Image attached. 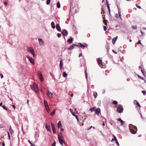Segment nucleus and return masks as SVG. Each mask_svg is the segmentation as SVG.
I'll use <instances>...</instances> for the list:
<instances>
[{"mask_svg": "<svg viewBox=\"0 0 146 146\" xmlns=\"http://www.w3.org/2000/svg\"><path fill=\"white\" fill-rule=\"evenodd\" d=\"M27 50L28 51H29L33 55V56H35V53L34 51L33 50V48L31 47H27Z\"/></svg>", "mask_w": 146, "mask_h": 146, "instance_id": "nucleus-1", "label": "nucleus"}, {"mask_svg": "<svg viewBox=\"0 0 146 146\" xmlns=\"http://www.w3.org/2000/svg\"><path fill=\"white\" fill-rule=\"evenodd\" d=\"M27 58L29 61L30 62L31 64H34L35 62L33 58L32 57H30L29 56L27 55Z\"/></svg>", "mask_w": 146, "mask_h": 146, "instance_id": "nucleus-2", "label": "nucleus"}, {"mask_svg": "<svg viewBox=\"0 0 146 146\" xmlns=\"http://www.w3.org/2000/svg\"><path fill=\"white\" fill-rule=\"evenodd\" d=\"M123 111V108L122 106H119L117 108V111L119 113H122Z\"/></svg>", "mask_w": 146, "mask_h": 146, "instance_id": "nucleus-3", "label": "nucleus"}, {"mask_svg": "<svg viewBox=\"0 0 146 146\" xmlns=\"http://www.w3.org/2000/svg\"><path fill=\"white\" fill-rule=\"evenodd\" d=\"M31 88V89H33L34 90L38 89V86L36 84H33V86L30 85Z\"/></svg>", "mask_w": 146, "mask_h": 146, "instance_id": "nucleus-4", "label": "nucleus"}, {"mask_svg": "<svg viewBox=\"0 0 146 146\" xmlns=\"http://www.w3.org/2000/svg\"><path fill=\"white\" fill-rule=\"evenodd\" d=\"M76 47H79L78 45L76 44H72L70 46L68 49L69 50H71L73 49Z\"/></svg>", "mask_w": 146, "mask_h": 146, "instance_id": "nucleus-5", "label": "nucleus"}, {"mask_svg": "<svg viewBox=\"0 0 146 146\" xmlns=\"http://www.w3.org/2000/svg\"><path fill=\"white\" fill-rule=\"evenodd\" d=\"M47 95L50 98H53V94L52 93L50 92L48 90L47 91Z\"/></svg>", "mask_w": 146, "mask_h": 146, "instance_id": "nucleus-6", "label": "nucleus"}, {"mask_svg": "<svg viewBox=\"0 0 146 146\" xmlns=\"http://www.w3.org/2000/svg\"><path fill=\"white\" fill-rule=\"evenodd\" d=\"M58 141L64 140L63 136L62 135L61 132H60V134H58Z\"/></svg>", "mask_w": 146, "mask_h": 146, "instance_id": "nucleus-7", "label": "nucleus"}, {"mask_svg": "<svg viewBox=\"0 0 146 146\" xmlns=\"http://www.w3.org/2000/svg\"><path fill=\"white\" fill-rule=\"evenodd\" d=\"M51 125L52 128V130L53 131V133L54 134H55L56 133V129H55V126L54 124L52 123H51Z\"/></svg>", "mask_w": 146, "mask_h": 146, "instance_id": "nucleus-8", "label": "nucleus"}, {"mask_svg": "<svg viewBox=\"0 0 146 146\" xmlns=\"http://www.w3.org/2000/svg\"><path fill=\"white\" fill-rule=\"evenodd\" d=\"M62 34L65 36H67L68 35V32L67 30L65 29H63L62 32Z\"/></svg>", "mask_w": 146, "mask_h": 146, "instance_id": "nucleus-9", "label": "nucleus"}, {"mask_svg": "<svg viewBox=\"0 0 146 146\" xmlns=\"http://www.w3.org/2000/svg\"><path fill=\"white\" fill-rule=\"evenodd\" d=\"M38 40L39 41V43L40 45L43 46L44 45V42L42 39L38 38Z\"/></svg>", "mask_w": 146, "mask_h": 146, "instance_id": "nucleus-10", "label": "nucleus"}, {"mask_svg": "<svg viewBox=\"0 0 146 146\" xmlns=\"http://www.w3.org/2000/svg\"><path fill=\"white\" fill-rule=\"evenodd\" d=\"M38 76L41 81H43V78L42 77V75L41 73L39 72L38 74Z\"/></svg>", "mask_w": 146, "mask_h": 146, "instance_id": "nucleus-11", "label": "nucleus"}, {"mask_svg": "<svg viewBox=\"0 0 146 146\" xmlns=\"http://www.w3.org/2000/svg\"><path fill=\"white\" fill-rule=\"evenodd\" d=\"M100 109L99 108H98L95 110V113L96 115H98L100 112Z\"/></svg>", "mask_w": 146, "mask_h": 146, "instance_id": "nucleus-12", "label": "nucleus"}, {"mask_svg": "<svg viewBox=\"0 0 146 146\" xmlns=\"http://www.w3.org/2000/svg\"><path fill=\"white\" fill-rule=\"evenodd\" d=\"M57 30L59 32L61 31V28L59 24H57L56 25Z\"/></svg>", "mask_w": 146, "mask_h": 146, "instance_id": "nucleus-13", "label": "nucleus"}, {"mask_svg": "<svg viewBox=\"0 0 146 146\" xmlns=\"http://www.w3.org/2000/svg\"><path fill=\"white\" fill-rule=\"evenodd\" d=\"M63 61L62 60H60L59 64L60 68V69H62L63 66Z\"/></svg>", "mask_w": 146, "mask_h": 146, "instance_id": "nucleus-14", "label": "nucleus"}, {"mask_svg": "<svg viewBox=\"0 0 146 146\" xmlns=\"http://www.w3.org/2000/svg\"><path fill=\"white\" fill-rule=\"evenodd\" d=\"M45 127L48 131H51V127H50V125L48 126V125H46L45 126Z\"/></svg>", "mask_w": 146, "mask_h": 146, "instance_id": "nucleus-15", "label": "nucleus"}, {"mask_svg": "<svg viewBox=\"0 0 146 146\" xmlns=\"http://www.w3.org/2000/svg\"><path fill=\"white\" fill-rule=\"evenodd\" d=\"M117 39V36L113 38L112 40V42L113 44H114Z\"/></svg>", "mask_w": 146, "mask_h": 146, "instance_id": "nucleus-16", "label": "nucleus"}, {"mask_svg": "<svg viewBox=\"0 0 146 146\" xmlns=\"http://www.w3.org/2000/svg\"><path fill=\"white\" fill-rule=\"evenodd\" d=\"M57 125L58 128H60L62 127V125L60 121H59L57 124Z\"/></svg>", "mask_w": 146, "mask_h": 146, "instance_id": "nucleus-17", "label": "nucleus"}, {"mask_svg": "<svg viewBox=\"0 0 146 146\" xmlns=\"http://www.w3.org/2000/svg\"><path fill=\"white\" fill-rule=\"evenodd\" d=\"M59 141L60 144L62 146H63V144H65V143L64 141V140H60V141Z\"/></svg>", "mask_w": 146, "mask_h": 146, "instance_id": "nucleus-18", "label": "nucleus"}, {"mask_svg": "<svg viewBox=\"0 0 146 146\" xmlns=\"http://www.w3.org/2000/svg\"><path fill=\"white\" fill-rule=\"evenodd\" d=\"M78 45L82 48L85 47V46L81 43L80 42L78 43Z\"/></svg>", "mask_w": 146, "mask_h": 146, "instance_id": "nucleus-19", "label": "nucleus"}, {"mask_svg": "<svg viewBox=\"0 0 146 146\" xmlns=\"http://www.w3.org/2000/svg\"><path fill=\"white\" fill-rule=\"evenodd\" d=\"M9 131L11 135H12L14 133V131L12 129L11 127V126H10L9 127Z\"/></svg>", "mask_w": 146, "mask_h": 146, "instance_id": "nucleus-20", "label": "nucleus"}, {"mask_svg": "<svg viewBox=\"0 0 146 146\" xmlns=\"http://www.w3.org/2000/svg\"><path fill=\"white\" fill-rule=\"evenodd\" d=\"M51 26L52 28L53 29H54L55 28V23L54 22H52L51 23Z\"/></svg>", "mask_w": 146, "mask_h": 146, "instance_id": "nucleus-21", "label": "nucleus"}, {"mask_svg": "<svg viewBox=\"0 0 146 146\" xmlns=\"http://www.w3.org/2000/svg\"><path fill=\"white\" fill-rule=\"evenodd\" d=\"M73 41V39L72 38H70L68 40V41L69 44H70L72 43Z\"/></svg>", "mask_w": 146, "mask_h": 146, "instance_id": "nucleus-22", "label": "nucleus"}, {"mask_svg": "<svg viewBox=\"0 0 146 146\" xmlns=\"http://www.w3.org/2000/svg\"><path fill=\"white\" fill-rule=\"evenodd\" d=\"M118 121L120 122L121 123V125H122L124 123V122L121 118L118 119Z\"/></svg>", "mask_w": 146, "mask_h": 146, "instance_id": "nucleus-23", "label": "nucleus"}, {"mask_svg": "<svg viewBox=\"0 0 146 146\" xmlns=\"http://www.w3.org/2000/svg\"><path fill=\"white\" fill-rule=\"evenodd\" d=\"M57 7L58 8H59L60 7V5L59 1H58L57 3Z\"/></svg>", "mask_w": 146, "mask_h": 146, "instance_id": "nucleus-24", "label": "nucleus"}, {"mask_svg": "<svg viewBox=\"0 0 146 146\" xmlns=\"http://www.w3.org/2000/svg\"><path fill=\"white\" fill-rule=\"evenodd\" d=\"M98 64L99 65H102V60L100 59L98 60Z\"/></svg>", "mask_w": 146, "mask_h": 146, "instance_id": "nucleus-25", "label": "nucleus"}, {"mask_svg": "<svg viewBox=\"0 0 146 146\" xmlns=\"http://www.w3.org/2000/svg\"><path fill=\"white\" fill-rule=\"evenodd\" d=\"M63 76L64 77H66L67 76V74L65 72H64L63 73Z\"/></svg>", "mask_w": 146, "mask_h": 146, "instance_id": "nucleus-26", "label": "nucleus"}, {"mask_svg": "<svg viewBox=\"0 0 146 146\" xmlns=\"http://www.w3.org/2000/svg\"><path fill=\"white\" fill-rule=\"evenodd\" d=\"M97 95H98L97 93L96 92H95L94 93V94H93V96H94V98H96L97 96Z\"/></svg>", "mask_w": 146, "mask_h": 146, "instance_id": "nucleus-27", "label": "nucleus"}, {"mask_svg": "<svg viewBox=\"0 0 146 146\" xmlns=\"http://www.w3.org/2000/svg\"><path fill=\"white\" fill-rule=\"evenodd\" d=\"M95 107H92L91 108H90V110L91 111V112H92L94 111L95 110Z\"/></svg>", "mask_w": 146, "mask_h": 146, "instance_id": "nucleus-28", "label": "nucleus"}, {"mask_svg": "<svg viewBox=\"0 0 146 146\" xmlns=\"http://www.w3.org/2000/svg\"><path fill=\"white\" fill-rule=\"evenodd\" d=\"M2 107L5 110H8V109L5 106H2Z\"/></svg>", "mask_w": 146, "mask_h": 146, "instance_id": "nucleus-29", "label": "nucleus"}, {"mask_svg": "<svg viewBox=\"0 0 146 146\" xmlns=\"http://www.w3.org/2000/svg\"><path fill=\"white\" fill-rule=\"evenodd\" d=\"M51 0H47L46 2V4L47 5H49L50 4Z\"/></svg>", "mask_w": 146, "mask_h": 146, "instance_id": "nucleus-30", "label": "nucleus"}, {"mask_svg": "<svg viewBox=\"0 0 146 146\" xmlns=\"http://www.w3.org/2000/svg\"><path fill=\"white\" fill-rule=\"evenodd\" d=\"M117 102L116 101L114 100L113 101V103L114 105L117 104Z\"/></svg>", "mask_w": 146, "mask_h": 146, "instance_id": "nucleus-31", "label": "nucleus"}, {"mask_svg": "<svg viewBox=\"0 0 146 146\" xmlns=\"http://www.w3.org/2000/svg\"><path fill=\"white\" fill-rule=\"evenodd\" d=\"M137 76L138 77V78H139L143 80H144V78H142L141 77V76H140L138 74L137 75Z\"/></svg>", "mask_w": 146, "mask_h": 146, "instance_id": "nucleus-32", "label": "nucleus"}, {"mask_svg": "<svg viewBox=\"0 0 146 146\" xmlns=\"http://www.w3.org/2000/svg\"><path fill=\"white\" fill-rule=\"evenodd\" d=\"M132 28L133 29H136L137 28V27L136 26L133 25L132 26Z\"/></svg>", "mask_w": 146, "mask_h": 146, "instance_id": "nucleus-33", "label": "nucleus"}, {"mask_svg": "<svg viewBox=\"0 0 146 146\" xmlns=\"http://www.w3.org/2000/svg\"><path fill=\"white\" fill-rule=\"evenodd\" d=\"M106 3L107 4V6L108 8V9H110V6L108 4V3L107 1H106Z\"/></svg>", "mask_w": 146, "mask_h": 146, "instance_id": "nucleus-34", "label": "nucleus"}, {"mask_svg": "<svg viewBox=\"0 0 146 146\" xmlns=\"http://www.w3.org/2000/svg\"><path fill=\"white\" fill-rule=\"evenodd\" d=\"M135 101H137L136 100H135ZM136 104L139 107V108H140L141 107V106L137 102H136Z\"/></svg>", "mask_w": 146, "mask_h": 146, "instance_id": "nucleus-35", "label": "nucleus"}, {"mask_svg": "<svg viewBox=\"0 0 146 146\" xmlns=\"http://www.w3.org/2000/svg\"><path fill=\"white\" fill-rule=\"evenodd\" d=\"M44 105H47V104H48L47 101L45 100H44Z\"/></svg>", "mask_w": 146, "mask_h": 146, "instance_id": "nucleus-36", "label": "nucleus"}, {"mask_svg": "<svg viewBox=\"0 0 146 146\" xmlns=\"http://www.w3.org/2000/svg\"><path fill=\"white\" fill-rule=\"evenodd\" d=\"M56 143L55 141H54L53 143L52 144V146H55Z\"/></svg>", "mask_w": 146, "mask_h": 146, "instance_id": "nucleus-37", "label": "nucleus"}, {"mask_svg": "<svg viewBox=\"0 0 146 146\" xmlns=\"http://www.w3.org/2000/svg\"><path fill=\"white\" fill-rule=\"evenodd\" d=\"M118 10H119L118 14L119 15V17H120L121 16V11L119 10V9H118Z\"/></svg>", "mask_w": 146, "mask_h": 146, "instance_id": "nucleus-38", "label": "nucleus"}, {"mask_svg": "<svg viewBox=\"0 0 146 146\" xmlns=\"http://www.w3.org/2000/svg\"><path fill=\"white\" fill-rule=\"evenodd\" d=\"M55 111L54 110L51 113L50 115H54L55 114Z\"/></svg>", "mask_w": 146, "mask_h": 146, "instance_id": "nucleus-39", "label": "nucleus"}, {"mask_svg": "<svg viewBox=\"0 0 146 146\" xmlns=\"http://www.w3.org/2000/svg\"><path fill=\"white\" fill-rule=\"evenodd\" d=\"M85 77H86V78L87 79V72H86V70L85 71Z\"/></svg>", "mask_w": 146, "mask_h": 146, "instance_id": "nucleus-40", "label": "nucleus"}, {"mask_svg": "<svg viewBox=\"0 0 146 146\" xmlns=\"http://www.w3.org/2000/svg\"><path fill=\"white\" fill-rule=\"evenodd\" d=\"M130 130L131 132L132 133L134 134L135 133L134 132V131L133 129H130Z\"/></svg>", "mask_w": 146, "mask_h": 146, "instance_id": "nucleus-41", "label": "nucleus"}, {"mask_svg": "<svg viewBox=\"0 0 146 146\" xmlns=\"http://www.w3.org/2000/svg\"><path fill=\"white\" fill-rule=\"evenodd\" d=\"M34 91L37 94L39 93V91L38 90V89L35 90Z\"/></svg>", "mask_w": 146, "mask_h": 146, "instance_id": "nucleus-42", "label": "nucleus"}, {"mask_svg": "<svg viewBox=\"0 0 146 146\" xmlns=\"http://www.w3.org/2000/svg\"><path fill=\"white\" fill-rule=\"evenodd\" d=\"M136 5V7L137 8H139V9H141V7L140 6H139L137 4H136V5Z\"/></svg>", "mask_w": 146, "mask_h": 146, "instance_id": "nucleus-43", "label": "nucleus"}, {"mask_svg": "<svg viewBox=\"0 0 146 146\" xmlns=\"http://www.w3.org/2000/svg\"><path fill=\"white\" fill-rule=\"evenodd\" d=\"M61 34L60 33H58L57 34V36L58 38H60L61 37Z\"/></svg>", "mask_w": 146, "mask_h": 146, "instance_id": "nucleus-44", "label": "nucleus"}, {"mask_svg": "<svg viewBox=\"0 0 146 146\" xmlns=\"http://www.w3.org/2000/svg\"><path fill=\"white\" fill-rule=\"evenodd\" d=\"M115 141V142H116V143H117V145L118 146H119V143H118L117 140H116V141Z\"/></svg>", "mask_w": 146, "mask_h": 146, "instance_id": "nucleus-45", "label": "nucleus"}, {"mask_svg": "<svg viewBox=\"0 0 146 146\" xmlns=\"http://www.w3.org/2000/svg\"><path fill=\"white\" fill-rule=\"evenodd\" d=\"M107 29V27L106 26H104V31H106Z\"/></svg>", "mask_w": 146, "mask_h": 146, "instance_id": "nucleus-46", "label": "nucleus"}, {"mask_svg": "<svg viewBox=\"0 0 146 146\" xmlns=\"http://www.w3.org/2000/svg\"><path fill=\"white\" fill-rule=\"evenodd\" d=\"M112 51L115 54H117V52H116L115 50H112Z\"/></svg>", "mask_w": 146, "mask_h": 146, "instance_id": "nucleus-47", "label": "nucleus"}, {"mask_svg": "<svg viewBox=\"0 0 146 146\" xmlns=\"http://www.w3.org/2000/svg\"><path fill=\"white\" fill-rule=\"evenodd\" d=\"M142 92L143 94L144 95H145L146 94L145 91L144 90L142 91Z\"/></svg>", "mask_w": 146, "mask_h": 146, "instance_id": "nucleus-48", "label": "nucleus"}, {"mask_svg": "<svg viewBox=\"0 0 146 146\" xmlns=\"http://www.w3.org/2000/svg\"><path fill=\"white\" fill-rule=\"evenodd\" d=\"M45 106L46 109L47 108H49V106L48 105V104H47V105H45Z\"/></svg>", "mask_w": 146, "mask_h": 146, "instance_id": "nucleus-49", "label": "nucleus"}, {"mask_svg": "<svg viewBox=\"0 0 146 146\" xmlns=\"http://www.w3.org/2000/svg\"><path fill=\"white\" fill-rule=\"evenodd\" d=\"M0 76L1 77V78H3V74H0Z\"/></svg>", "mask_w": 146, "mask_h": 146, "instance_id": "nucleus-50", "label": "nucleus"}, {"mask_svg": "<svg viewBox=\"0 0 146 146\" xmlns=\"http://www.w3.org/2000/svg\"><path fill=\"white\" fill-rule=\"evenodd\" d=\"M137 44H141V41L140 40H139L138 41V42H137Z\"/></svg>", "mask_w": 146, "mask_h": 146, "instance_id": "nucleus-51", "label": "nucleus"}, {"mask_svg": "<svg viewBox=\"0 0 146 146\" xmlns=\"http://www.w3.org/2000/svg\"><path fill=\"white\" fill-rule=\"evenodd\" d=\"M115 17L116 18H118V15L117 14H115Z\"/></svg>", "mask_w": 146, "mask_h": 146, "instance_id": "nucleus-52", "label": "nucleus"}, {"mask_svg": "<svg viewBox=\"0 0 146 146\" xmlns=\"http://www.w3.org/2000/svg\"><path fill=\"white\" fill-rule=\"evenodd\" d=\"M48 108H48L46 109V110L48 113H49V110Z\"/></svg>", "mask_w": 146, "mask_h": 146, "instance_id": "nucleus-53", "label": "nucleus"}, {"mask_svg": "<svg viewBox=\"0 0 146 146\" xmlns=\"http://www.w3.org/2000/svg\"><path fill=\"white\" fill-rule=\"evenodd\" d=\"M75 117H76V118L78 120L79 119V117H78V116L77 115H75L74 116Z\"/></svg>", "mask_w": 146, "mask_h": 146, "instance_id": "nucleus-54", "label": "nucleus"}, {"mask_svg": "<svg viewBox=\"0 0 146 146\" xmlns=\"http://www.w3.org/2000/svg\"><path fill=\"white\" fill-rule=\"evenodd\" d=\"M71 113H72V114L74 116L75 115V114H74V112H71Z\"/></svg>", "mask_w": 146, "mask_h": 146, "instance_id": "nucleus-55", "label": "nucleus"}, {"mask_svg": "<svg viewBox=\"0 0 146 146\" xmlns=\"http://www.w3.org/2000/svg\"><path fill=\"white\" fill-rule=\"evenodd\" d=\"M60 130L61 131H64V129L62 128H60Z\"/></svg>", "mask_w": 146, "mask_h": 146, "instance_id": "nucleus-56", "label": "nucleus"}, {"mask_svg": "<svg viewBox=\"0 0 146 146\" xmlns=\"http://www.w3.org/2000/svg\"><path fill=\"white\" fill-rule=\"evenodd\" d=\"M12 107H13V108L14 109H15L16 108V106L15 105H13L12 106Z\"/></svg>", "mask_w": 146, "mask_h": 146, "instance_id": "nucleus-57", "label": "nucleus"}, {"mask_svg": "<svg viewBox=\"0 0 146 146\" xmlns=\"http://www.w3.org/2000/svg\"><path fill=\"white\" fill-rule=\"evenodd\" d=\"M113 136L114 137V139H115V141L116 140H117V138H116V137L115 136L113 135Z\"/></svg>", "mask_w": 146, "mask_h": 146, "instance_id": "nucleus-58", "label": "nucleus"}, {"mask_svg": "<svg viewBox=\"0 0 146 146\" xmlns=\"http://www.w3.org/2000/svg\"><path fill=\"white\" fill-rule=\"evenodd\" d=\"M82 56V54L81 53L79 54V57H80Z\"/></svg>", "mask_w": 146, "mask_h": 146, "instance_id": "nucleus-59", "label": "nucleus"}, {"mask_svg": "<svg viewBox=\"0 0 146 146\" xmlns=\"http://www.w3.org/2000/svg\"><path fill=\"white\" fill-rule=\"evenodd\" d=\"M8 137H10V135L9 132L8 131Z\"/></svg>", "mask_w": 146, "mask_h": 146, "instance_id": "nucleus-60", "label": "nucleus"}, {"mask_svg": "<svg viewBox=\"0 0 146 146\" xmlns=\"http://www.w3.org/2000/svg\"><path fill=\"white\" fill-rule=\"evenodd\" d=\"M2 144L3 146H5V144L4 142L2 143Z\"/></svg>", "mask_w": 146, "mask_h": 146, "instance_id": "nucleus-61", "label": "nucleus"}, {"mask_svg": "<svg viewBox=\"0 0 146 146\" xmlns=\"http://www.w3.org/2000/svg\"><path fill=\"white\" fill-rule=\"evenodd\" d=\"M86 47H87L88 46V45L87 44H85V45H84Z\"/></svg>", "mask_w": 146, "mask_h": 146, "instance_id": "nucleus-62", "label": "nucleus"}, {"mask_svg": "<svg viewBox=\"0 0 146 146\" xmlns=\"http://www.w3.org/2000/svg\"><path fill=\"white\" fill-rule=\"evenodd\" d=\"M28 142H29V143L30 144H31V145H32V144L31 143V141H30V140H28Z\"/></svg>", "mask_w": 146, "mask_h": 146, "instance_id": "nucleus-63", "label": "nucleus"}, {"mask_svg": "<svg viewBox=\"0 0 146 146\" xmlns=\"http://www.w3.org/2000/svg\"><path fill=\"white\" fill-rule=\"evenodd\" d=\"M92 127V126H91V127H90L88 129V130H89L90 129H91V128Z\"/></svg>", "mask_w": 146, "mask_h": 146, "instance_id": "nucleus-64", "label": "nucleus"}]
</instances>
